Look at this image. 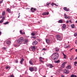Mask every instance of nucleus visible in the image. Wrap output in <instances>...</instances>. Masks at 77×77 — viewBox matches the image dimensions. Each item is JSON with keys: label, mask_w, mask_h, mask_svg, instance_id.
I'll return each mask as SVG.
<instances>
[{"label": "nucleus", "mask_w": 77, "mask_h": 77, "mask_svg": "<svg viewBox=\"0 0 77 77\" xmlns=\"http://www.w3.org/2000/svg\"><path fill=\"white\" fill-rule=\"evenodd\" d=\"M76 38H77V37Z\"/></svg>", "instance_id": "nucleus-64"}, {"label": "nucleus", "mask_w": 77, "mask_h": 77, "mask_svg": "<svg viewBox=\"0 0 77 77\" xmlns=\"http://www.w3.org/2000/svg\"><path fill=\"white\" fill-rule=\"evenodd\" d=\"M70 77H77V75L74 74H72Z\"/></svg>", "instance_id": "nucleus-24"}, {"label": "nucleus", "mask_w": 77, "mask_h": 77, "mask_svg": "<svg viewBox=\"0 0 77 77\" xmlns=\"http://www.w3.org/2000/svg\"><path fill=\"white\" fill-rule=\"evenodd\" d=\"M2 1H0V3H2Z\"/></svg>", "instance_id": "nucleus-46"}, {"label": "nucleus", "mask_w": 77, "mask_h": 77, "mask_svg": "<svg viewBox=\"0 0 77 77\" xmlns=\"http://www.w3.org/2000/svg\"><path fill=\"white\" fill-rule=\"evenodd\" d=\"M3 49H4V50H6V48L5 47H3Z\"/></svg>", "instance_id": "nucleus-43"}, {"label": "nucleus", "mask_w": 77, "mask_h": 77, "mask_svg": "<svg viewBox=\"0 0 77 77\" xmlns=\"http://www.w3.org/2000/svg\"><path fill=\"white\" fill-rule=\"evenodd\" d=\"M72 28H74L75 27V25L74 24H73L71 26Z\"/></svg>", "instance_id": "nucleus-22"}, {"label": "nucleus", "mask_w": 77, "mask_h": 77, "mask_svg": "<svg viewBox=\"0 0 77 77\" xmlns=\"http://www.w3.org/2000/svg\"><path fill=\"white\" fill-rule=\"evenodd\" d=\"M54 5H55V6H58V5H56V4H55Z\"/></svg>", "instance_id": "nucleus-48"}, {"label": "nucleus", "mask_w": 77, "mask_h": 77, "mask_svg": "<svg viewBox=\"0 0 77 77\" xmlns=\"http://www.w3.org/2000/svg\"><path fill=\"white\" fill-rule=\"evenodd\" d=\"M14 47H17V46H18L17 45H14Z\"/></svg>", "instance_id": "nucleus-42"}, {"label": "nucleus", "mask_w": 77, "mask_h": 77, "mask_svg": "<svg viewBox=\"0 0 77 77\" xmlns=\"http://www.w3.org/2000/svg\"><path fill=\"white\" fill-rule=\"evenodd\" d=\"M9 22L7 21V22H6L5 23H3V24L6 25V24H9Z\"/></svg>", "instance_id": "nucleus-27"}, {"label": "nucleus", "mask_w": 77, "mask_h": 77, "mask_svg": "<svg viewBox=\"0 0 77 77\" xmlns=\"http://www.w3.org/2000/svg\"><path fill=\"white\" fill-rule=\"evenodd\" d=\"M15 62L16 63H18V60H16L15 61Z\"/></svg>", "instance_id": "nucleus-41"}, {"label": "nucleus", "mask_w": 77, "mask_h": 77, "mask_svg": "<svg viewBox=\"0 0 77 77\" xmlns=\"http://www.w3.org/2000/svg\"><path fill=\"white\" fill-rule=\"evenodd\" d=\"M40 61L42 63H44V62L43 61V60L44 59V58H42V57H40L39 58Z\"/></svg>", "instance_id": "nucleus-8"}, {"label": "nucleus", "mask_w": 77, "mask_h": 77, "mask_svg": "<svg viewBox=\"0 0 77 77\" xmlns=\"http://www.w3.org/2000/svg\"><path fill=\"white\" fill-rule=\"evenodd\" d=\"M63 21L62 20H60L58 21V23H63Z\"/></svg>", "instance_id": "nucleus-26"}, {"label": "nucleus", "mask_w": 77, "mask_h": 77, "mask_svg": "<svg viewBox=\"0 0 77 77\" xmlns=\"http://www.w3.org/2000/svg\"><path fill=\"white\" fill-rule=\"evenodd\" d=\"M31 35H32V36H35V35H36V34H35V33L34 32H32L31 33Z\"/></svg>", "instance_id": "nucleus-31"}, {"label": "nucleus", "mask_w": 77, "mask_h": 77, "mask_svg": "<svg viewBox=\"0 0 77 77\" xmlns=\"http://www.w3.org/2000/svg\"><path fill=\"white\" fill-rule=\"evenodd\" d=\"M3 20H1L0 21V23H3Z\"/></svg>", "instance_id": "nucleus-36"}, {"label": "nucleus", "mask_w": 77, "mask_h": 77, "mask_svg": "<svg viewBox=\"0 0 77 77\" xmlns=\"http://www.w3.org/2000/svg\"><path fill=\"white\" fill-rule=\"evenodd\" d=\"M66 63H67L66 62H65L62 64V65L64 67V65H65V64H66Z\"/></svg>", "instance_id": "nucleus-29"}, {"label": "nucleus", "mask_w": 77, "mask_h": 77, "mask_svg": "<svg viewBox=\"0 0 77 77\" xmlns=\"http://www.w3.org/2000/svg\"><path fill=\"white\" fill-rule=\"evenodd\" d=\"M63 9L64 11H66V12H68V11H69V9H67V8L66 7H64Z\"/></svg>", "instance_id": "nucleus-13"}, {"label": "nucleus", "mask_w": 77, "mask_h": 77, "mask_svg": "<svg viewBox=\"0 0 77 77\" xmlns=\"http://www.w3.org/2000/svg\"><path fill=\"white\" fill-rule=\"evenodd\" d=\"M24 61V59L23 58H22L20 59V63L21 64V65H23V62Z\"/></svg>", "instance_id": "nucleus-6"}, {"label": "nucleus", "mask_w": 77, "mask_h": 77, "mask_svg": "<svg viewBox=\"0 0 77 77\" xmlns=\"http://www.w3.org/2000/svg\"><path fill=\"white\" fill-rule=\"evenodd\" d=\"M66 18H67V17H68V16H66Z\"/></svg>", "instance_id": "nucleus-55"}, {"label": "nucleus", "mask_w": 77, "mask_h": 77, "mask_svg": "<svg viewBox=\"0 0 77 77\" xmlns=\"http://www.w3.org/2000/svg\"><path fill=\"white\" fill-rule=\"evenodd\" d=\"M7 11L8 12H9V13H11V9H9V8H8V9L7 10Z\"/></svg>", "instance_id": "nucleus-20"}, {"label": "nucleus", "mask_w": 77, "mask_h": 77, "mask_svg": "<svg viewBox=\"0 0 77 77\" xmlns=\"http://www.w3.org/2000/svg\"><path fill=\"white\" fill-rule=\"evenodd\" d=\"M63 28L62 29V30H64V29L66 28V25L65 24H64L63 26Z\"/></svg>", "instance_id": "nucleus-19"}, {"label": "nucleus", "mask_w": 77, "mask_h": 77, "mask_svg": "<svg viewBox=\"0 0 77 77\" xmlns=\"http://www.w3.org/2000/svg\"><path fill=\"white\" fill-rule=\"evenodd\" d=\"M70 22H71V20H70Z\"/></svg>", "instance_id": "nucleus-63"}, {"label": "nucleus", "mask_w": 77, "mask_h": 77, "mask_svg": "<svg viewBox=\"0 0 77 77\" xmlns=\"http://www.w3.org/2000/svg\"><path fill=\"white\" fill-rule=\"evenodd\" d=\"M59 56V54L57 53H53V55L51 56V57L52 60H56L57 58Z\"/></svg>", "instance_id": "nucleus-1"}, {"label": "nucleus", "mask_w": 77, "mask_h": 77, "mask_svg": "<svg viewBox=\"0 0 77 77\" xmlns=\"http://www.w3.org/2000/svg\"><path fill=\"white\" fill-rule=\"evenodd\" d=\"M66 68L67 69H71V66L70 65H68L66 67Z\"/></svg>", "instance_id": "nucleus-21"}, {"label": "nucleus", "mask_w": 77, "mask_h": 77, "mask_svg": "<svg viewBox=\"0 0 77 77\" xmlns=\"http://www.w3.org/2000/svg\"><path fill=\"white\" fill-rule=\"evenodd\" d=\"M20 33L21 35H23V34H25V32H23V31H22V30H21L20 31Z\"/></svg>", "instance_id": "nucleus-18"}, {"label": "nucleus", "mask_w": 77, "mask_h": 77, "mask_svg": "<svg viewBox=\"0 0 77 77\" xmlns=\"http://www.w3.org/2000/svg\"><path fill=\"white\" fill-rule=\"evenodd\" d=\"M24 41V37H21L20 38V44H21V42Z\"/></svg>", "instance_id": "nucleus-5"}, {"label": "nucleus", "mask_w": 77, "mask_h": 77, "mask_svg": "<svg viewBox=\"0 0 77 77\" xmlns=\"http://www.w3.org/2000/svg\"><path fill=\"white\" fill-rule=\"evenodd\" d=\"M69 22V21H66V23H68Z\"/></svg>", "instance_id": "nucleus-52"}, {"label": "nucleus", "mask_w": 77, "mask_h": 77, "mask_svg": "<svg viewBox=\"0 0 77 77\" xmlns=\"http://www.w3.org/2000/svg\"><path fill=\"white\" fill-rule=\"evenodd\" d=\"M62 54L64 56V58L66 59V55H65L63 52L62 53Z\"/></svg>", "instance_id": "nucleus-17"}, {"label": "nucleus", "mask_w": 77, "mask_h": 77, "mask_svg": "<svg viewBox=\"0 0 77 77\" xmlns=\"http://www.w3.org/2000/svg\"><path fill=\"white\" fill-rule=\"evenodd\" d=\"M29 63L31 65H33V63H32V60H29Z\"/></svg>", "instance_id": "nucleus-23"}, {"label": "nucleus", "mask_w": 77, "mask_h": 77, "mask_svg": "<svg viewBox=\"0 0 77 77\" xmlns=\"http://www.w3.org/2000/svg\"><path fill=\"white\" fill-rule=\"evenodd\" d=\"M48 14H49L48 12H45L43 14V15H48Z\"/></svg>", "instance_id": "nucleus-16"}, {"label": "nucleus", "mask_w": 77, "mask_h": 77, "mask_svg": "<svg viewBox=\"0 0 77 77\" xmlns=\"http://www.w3.org/2000/svg\"><path fill=\"white\" fill-rule=\"evenodd\" d=\"M64 73H66V74H68V73L69 72V71L68 70L65 69L64 71Z\"/></svg>", "instance_id": "nucleus-9"}, {"label": "nucleus", "mask_w": 77, "mask_h": 77, "mask_svg": "<svg viewBox=\"0 0 77 77\" xmlns=\"http://www.w3.org/2000/svg\"><path fill=\"white\" fill-rule=\"evenodd\" d=\"M20 17V16H19L18 17V18H19Z\"/></svg>", "instance_id": "nucleus-59"}, {"label": "nucleus", "mask_w": 77, "mask_h": 77, "mask_svg": "<svg viewBox=\"0 0 77 77\" xmlns=\"http://www.w3.org/2000/svg\"><path fill=\"white\" fill-rule=\"evenodd\" d=\"M5 12H4L2 13V15H5Z\"/></svg>", "instance_id": "nucleus-39"}, {"label": "nucleus", "mask_w": 77, "mask_h": 77, "mask_svg": "<svg viewBox=\"0 0 77 77\" xmlns=\"http://www.w3.org/2000/svg\"><path fill=\"white\" fill-rule=\"evenodd\" d=\"M29 70L30 71L32 72V71H33V70H34V69H33V68L30 67H29Z\"/></svg>", "instance_id": "nucleus-15"}, {"label": "nucleus", "mask_w": 77, "mask_h": 77, "mask_svg": "<svg viewBox=\"0 0 77 77\" xmlns=\"http://www.w3.org/2000/svg\"><path fill=\"white\" fill-rule=\"evenodd\" d=\"M2 17H2V16H1V18H2Z\"/></svg>", "instance_id": "nucleus-56"}, {"label": "nucleus", "mask_w": 77, "mask_h": 77, "mask_svg": "<svg viewBox=\"0 0 77 77\" xmlns=\"http://www.w3.org/2000/svg\"><path fill=\"white\" fill-rule=\"evenodd\" d=\"M11 42L10 40L6 42V44H7L8 45H9L11 44Z\"/></svg>", "instance_id": "nucleus-11"}, {"label": "nucleus", "mask_w": 77, "mask_h": 77, "mask_svg": "<svg viewBox=\"0 0 77 77\" xmlns=\"http://www.w3.org/2000/svg\"><path fill=\"white\" fill-rule=\"evenodd\" d=\"M17 44H19L20 43V40L18 39L17 41Z\"/></svg>", "instance_id": "nucleus-35"}, {"label": "nucleus", "mask_w": 77, "mask_h": 77, "mask_svg": "<svg viewBox=\"0 0 77 77\" xmlns=\"http://www.w3.org/2000/svg\"><path fill=\"white\" fill-rule=\"evenodd\" d=\"M14 77V76L13 75H11V77Z\"/></svg>", "instance_id": "nucleus-47"}, {"label": "nucleus", "mask_w": 77, "mask_h": 77, "mask_svg": "<svg viewBox=\"0 0 77 77\" xmlns=\"http://www.w3.org/2000/svg\"><path fill=\"white\" fill-rule=\"evenodd\" d=\"M61 77H65L64 76V75H61Z\"/></svg>", "instance_id": "nucleus-44"}, {"label": "nucleus", "mask_w": 77, "mask_h": 77, "mask_svg": "<svg viewBox=\"0 0 77 77\" xmlns=\"http://www.w3.org/2000/svg\"><path fill=\"white\" fill-rule=\"evenodd\" d=\"M51 77H53V76H51Z\"/></svg>", "instance_id": "nucleus-61"}, {"label": "nucleus", "mask_w": 77, "mask_h": 77, "mask_svg": "<svg viewBox=\"0 0 77 77\" xmlns=\"http://www.w3.org/2000/svg\"><path fill=\"white\" fill-rule=\"evenodd\" d=\"M13 8H15V7L14 6V5H13Z\"/></svg>", "instance_id": "nucleus-54"}, {"label": "nucleus", "mask_w": 77, "mask_h": 77, "mask_svg": "<svg viewBox=\"0 0 77 77\" xmlns=\"http://www.w3.org/2000/svg\"><path fill=\"white\" fill-rule=\"evenodd\" d=\"M38 41L39 42H41V40L39 39H38Z\"/></svg>", "instance_id": "nucleus-40"}, {"label": "nucleus", "mask_w": 77, "mask_h": 77, "mask_svg": "<svg viewBox=\"0 0 77 77\" xmlns=\"http://www.w3.org/2000/svg\"><path fill=\"white\" fill-rule=\"evenodd\" d=\"M50 3H48V4H47V6H49V5H50Z\"/></svg>", "instance_id": "nucleus-45"}, {"label": "nucleus", "mask_w": 77, "mask_h": 77, "mask_svg": "<svg viewBox=\"0 0 77 77\" xmlns=\"http://www.w3.org/2000/svg\"><path fill=\"white\" fill-rule=\"evenodd\" d=\"M42 50H44V51H45L47 50V49H45V48H43Z\"/></svg>", "instance_id": "nucleus-37"}, {"label": "nucleus", "mask_w": 77, "mask_h": 77, "mask_svg": "<svg viewBox=\"0 0 77 77\" xmlns=\"http://www.w3.org/2000/svg\"><path fill=\"white\" fill-rule=\"evenodd\" d=\"M31 10L32 12H34L35 11H36V9L32 8H31Z\"/></svg>", "instance_id": "nucleus-10"}, {"label": "nucleus", "mask_w": 77, "mask_h": 77, "mask_svg": "<svg viewBox=\"0 0 77 77\" xmlns=\"http://www.w3.org/2000/svg\"><path fill=\"white\" fill-rule=\"evenodd\" d=\"M77 33H75L74 34V36H77Z\"/></svg>", "instance_id": "nucleus-38"}, {"label": "nucleus", "mask_w": 77, "mask_h": 77, "mask_svg": "<svg viewBox=\"0 0 77 77\" xmlns=\"http://www.w3.org/2000/svg\"><path fill=\"white\" fill-rule=\"evenodd\" d=\"M56 37L57 38V40H58L61 41L62 39V38L60 35H56Z\"/></svg>", "instance_id": "nucleus-2"}, {"label": "nucleus", "mask_w": 77, "mask_h": 77, "mask_svg": "<svg viewBox=\"0 0 77 77\" xmlns=\"http://www.w3.org/2000/svg\"><path fill=\"white\" fill-rule=\"evenodd\" d=\"M75 44H77V43H76V42H75Z\"/></svg>", "instance_id": "nucleus-60"}, {"label": "nucleus", "mask_w": 77, "mask_h": 77, "mask_svg": "<svg viewBox=\"0 0 77 77\" xmlns=\"http://www.w3.org/2000/svg\"><path fill=\"white\" fill-rule=\"evenodd\" d=\"M64 18H65V19H69L70 18H71V17L70 16H68L67 17H66V14H64Z\"/></svg>", "instance_id": "nucleus-12"}, {"label": "nucleus", "mask_w": 77, "mask_h": 77, "mask_svg": "<svg viewBox=\"0 0 77 77\" xmlns=\"http://www.w3.org/2000/svg\"><path fill=\"white\" fill-rule=\"evenodd\" d=\"M23 42H24L23 43V44H27V43L29 42V40L28 39H25L23 40Z\"/></svg>", "instance_id": "nucleus-7"}, {"label": "nucleus", "mask_w": 77, "mask_h": 77, "mask_svg": "<svg viewBox=\"0 0 77 77\" xmlns=\"http://www.w3.org/2000/svg\"><path fill=\"white\" fill-rule=\"evenodd\" d=\"M2 34V32H1V31L0 32V35H1Z\"/></svg>", "instance_id": "nucleus-50"}, {"label": "nucleus", "mask_w": 77, "mask_h": 77, "mask_svg": "<svg viewBox=\"0 0 77 77\" xmlns=\"http://www.w3.org/2000/svg\"><path fill=\"white\" fill-rule=\"evenodd\" d=\"M75 51H76V52L77 53V49H76V50H75Z\"/></svg>", "instance_id": "nucleus-53"}, {"label": "nucleus", "mask_w": 77, "mask_h": 77, "mask_svg": "<svg viewBox=\"0 0 77 77\" xmlns=\"http://www.w3.org/2000/svg\"><path fill=\"white\" fill-rule=\"evenodd\" d=\"M29 50L31 51V50L32 51H35V50H36V47L35 46H33L31 48H29Z\"/></svg>", "instance_id": "nucleus-3"}, {"label": "nucleus", "mask_w": 77, "mask_h": 77, "mask_svg": "<svg viewBox=\"0 0 77 77\" xmlns=\"http://www.w3.org/2000/svg\"><path fill=\"white\" fill-rule=\"evenodd\" d=\"M55 50H56V51H57V52H58V51H59V48H58L57 47H56L55 48Z\"/></svg>", "instance_id": "nucleus-25"}, {"label": "nucleus", "mask_w": 77, "mask_h": 77, "mask_svg": "<svg viewBox=\"0 0 77 77\" xmlns=\"http://www.w3.org/2000/svg\"><path fill=\"white\" fill-rule=\"evenodd\" d=\"M37 44H38V42H37L36 41H35L33 42L32 43V45H36Z\"/></svg>", "instance_id": "nucleus-14"}, {"label": "nucleus", "mask_w": 77, "mask_h": 77, "mask_svg": "<svg viewBox=\"0 0 77 77\" xmlns=\"http://www.w3.org/2000/svg\"><path fill=\"white\" fill-rule=\"evenodd\" d=\"M8 68H9V69H10V68H11V67H8V66H7L6 67V69H8Z\"/></svg>", "instance_id": "nucleus-34"}, {"label": "nucleus", "mask_w": 77, "mask_h": 77, "mask_svg": "<svg viewBox=\"0 0 77 77\" xmlns=\"http://www.w3.org/2000/svg\"><path fill=\"white\" fill-rule=\"evenodd\" d=\"M28 77H31L30 76H28Z\"/></svg>", "instance_id": "nucleus-58"}, {"label": "nucleus", "mask_w": 77, "mask_h": 77, "mask_svg": "<svg viewBox=\"0 0 77 77\" xmlns=\"http://www.w3.org/2000/svg\"><path fill=\"white\" fill-rule=\"evenodd\" d=\"M1 1H2V2H3V0H2Z\"/></svg>", "instance_id": "nucleus-62"}, {"label": "nucleus", "mask_w": 77, "mask_h": 77, "mask_svg": "<svg viewBox=\"0 0 77 77\" xmlns=\"http://www.w3.org/2000/svg\"><path fill=\"white\" fill-rule=\"evenodd\" d=\"M46 65L47 66H48V67H49V66H50V68H52L53 67V65L51 64H46Z\"/></svg>", "instance_id": "nucleus-4"}, {"label": "nucleus", "mask_w": 77, "mask_h": 77, "mask_svg": "<svg viewBox=\"0 0 77 77\" xmlns=\"http://www.w3.org/2000/svg\"><path fill=\"white\" fill-rule=\"evenodd\" d=\"M33 38H34V39H35V38H36V37H34Z\"/></svg>", "instance_id": "nucleus-51"}, {"label": "nucleus", "mask_w": 77, "mask_h": 77, "mask_svg": "<svg viewBox=\"0 0 77 77\" xmlns=\"http://www.w3.org/2000/svg\"><path fill=\"white\" fill-rule=\"evenodd\" d=\"M46 41L47 43H49L50 42V40L48 39H46Z\"/></svg>", "instance_id": "nucleus-28"}, {"label": "nucleus", "mask_w": 77, "mask_h": 77, "mask_svg": "<svg viewBox=\"0 0 77 77\" xmlns=\"http://www.w3.org/2000/svg\"><path fill=\"white\" fill-rule=\"evenodd\" d=\"M73 49V48H72L70 49V51H71V50H72Z\"/></svg>", "instance_id": "nucleus-49"}, {"label": "nucleus", "mask_w": 77, "mask_h": 77, "mask_svg": "<svg viewBox=\"0 0 77 77\" xmlns=\"http://www.w3.org/2000/svg\"><path fill=\"white\" fill-rule=\"evenodd\" d=\"M60 62V60H58L57 61H55L54 62H55V63H59Z\"/></svg>", "instance_id": "nucleus-30"}, {"label": "nucleus", "mask_w": 77, "mask_h": 77, "mask_svg": "<svg viewBox=\"0 0 77 77\" xmlns=\"http://www.w3.org/2000/svg\"><path fill=\"white\" fill-rule=\"evenodd\" d=\"M75 23H77V20H76V21H75Z\"/></svg>", "instance_id": "nucleus-57"}, {"label": "nucleus", "mask_w": 77, "mask_h": 77, "mask_svg": "<svg viewBox=\"0 0 77 77\" xmlns=\"http://www.w3.org/2000/svg\"><path fill=\"white\" fill-rule=\"evenodd\" d=\"M74 64L75 66H76V65H77V61L74 62Z\"/></svg>", "instance_id": "nucleus-32"}, {"label": "nucleus", "mask_w": 77, "mask_h": 77, "mask_svg": "<svg viewBox=\"0 0 77 77\" xmlns=\"http://www.w3.org/2000/svg\"><path fill=\"white\" fill-rule=\"evenodd\" d=\"M5 17H2V19L1 20L3 21H4V20H5Z\"/></svg>", "instance_id": "nucleus-33"}]
</instances>
